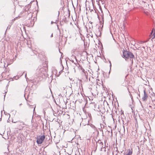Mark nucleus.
Here are the masks:
<instances>
[{"label":"nucleus","mask_w":155,"mask_h":155,"mask_svg":"<svg viewBox=\"0 0 155 155\" xmlns=\"http://www.w3.org/2000/svg\"><path fill=\"white\" fill-rule=\"evenodd\" d=\"M62 72V70H61L59 72V74L58 75H57V76H59L61 73Z\"/></svg>","instance_id":"dca6fc26"},{"label":"nucleus","mask_w":155,"mask_h":155,"mask_svg":"<svg viewBox=\"0 0 155 155\" xmlns=\"http://www.w3.org/2000/svg\"><path fill=\"white\" fill-rule=\"evenodd\" d=\"M103 146V143H101L100 144H97V147L100 149H102Z\"/></svg>","instance_id":"f8f14e48"},{"label":"nucleus","mask_w":155,"mask_h":155,"mask_svg":"<svg viewBox=\"0 0 155 155\" xmlns=\"http://www.w3.org/2000/svg\"><path fill=\"white\" fill-rule=\"evenodd\" d=\"M0 17H4V14L2 12L0 13Z\"/></svg>","instance_id":"4468645a"},{"label":"nucleus","mask_w":155,"mask_h":155,"mask_svg":"<svg viewBox=\"0 0 155 155\" xmlns=\"http://www.w3.org/2000/svg\"><path fill=\"white\" fill-rule=\"evenodd\" d=\"M53 36V34H51V37H52Z\"/></svg>","instance_id":"393cba45"},{"label":"nucleus","mask_w":155,"mask_h":155,"mask_svg":"<svg viewBox=\"0 0 155 155\" xmlns=\"http://www.w3.org/2000/svg\"><path fill=\"white\" fill-rule=\"evenodd\" d=\"M97 18H98L99 20L100 23L101 25L102 24H103V25H102V27H103V23H104V20H103L104 18H103V16H101V20L100 18V17H99V16H98V14H97Z\"/></svg>","instance_id":"1a4fd4ad"},{"label":"nucleus","mask_w":155,"mask_h":155,"mask_svg":"<svg viewBox=\"0 0 155 155\" xmlns=\"http://www.w3.org/2000/svg\"><path fill=\"white\" fill-rule=\"evenodd\" d=\"M45 137L44 135L38 136L36 140L37 143L38 144H41L45 140Z\"/></svg>","instance_id":"f03ea898"},{"label":"nucleus","mask_w":155,"mask_h":155,"mask_svg":"<svg viewBox=\"0 0 155 155\" xmlns=\"http://www.w3.org/2000/svg\"><path fill=\"white\" fill-rule=\"evenodd\" d=\"M147 97L148 96H147L145 91L144 90V96L142 98L143 101H146L147 100Z\"/></svg>","instance_id":"6e6552de"},{"label":"nucleus","mask_w":155,"mask_h":155,"mask_svg":"<svg viewBox=\"0 0 155 155\" xmlns=\"http://www.w3.org/2000/svg\"><path fill=\"white\" fill-rule=\"evenodd\" d=\"M98 133H99V132H97V134H98Z\"/></svg>","instance_id":"2f4dec72"},{"label":"nucleus","mask_w":155,"mask_h":155,"mask_svg":"<svg viewBox=\"0 0 155 155\" xmlns=\"http://www.w3.org/2000/svg\"><path fill=\"white\" fill-rule=\"evenodd\" d=\"M26 74H26L25 75V77H26Z\"/></svg>","instance_id":"cd10ccee"},{"label":"nucleus","mask_w":155,"mask_h":155,"mask_svg":"<svg viewBox=\"0 0 155 155\" xmlns=\"http://www.w3.org/2000/svg\"><path fill=\"white\" fill-rule=\"evenodd\" d=\"M101 143H103V142L101 141V140H98L97 141V144H100Z\"/></svg>","instance_id":"ddd939ff"},{"label":"nucleus","mask_w":155,"mask_h":155,"mask_svg":"<svg viewBox=\"0 0 155 155\" xmlns=\"http://www.w3.org/2000/svg\"><path fill=\"white\" fill-rule=\"evenodd\" d=\"M40 80V78H39V79H38V80Z\"/></svg>","instance_id":"bb28decb"},{"label":"nucleus","mask_w":155,"mask_h":155,"mask_svg":"<svg viewBox=\"0 0 155 155\" xmlns=\"http://www.w3.org/2000/svg\"><path fill=\"white\" fill-rule=\"evenodd\" d=\"M13 8H12V9H13L12 11L14 12L15 10V6L14 5H13Z\"/></svg>","instance_id":"2eb2a0df"},{"label":"nucleus","mask_w":155,"mask_h":155,"mask_svg":"<svg viewBox=\"0 0 155 155\" xmlns=\"http://www.w3.org/2000/svg\"><path fill=\"white\" fill-rule=\"evenodd\" d=\"M129 51H124L123 52V57L128 58Z\"/></svg>","instance_id":"39448f33"},{"label":"nucleus","mask_w":155,"mask_h":155,"mask_svg":"<svg viewBox=\"0 0 155 155\" xmlns=\"http://www.w3.org/2000/svg\"><path fill=\"white\" fill-rule=\"evenodd\" d=\"M35 107H34V110H33V112H34L35 111Z\"/></svg>","instance_id":"5701e85b"},{"label":"nucleus","mask_w":155,"mask_h":155,"mask_svg":"<svg viewBox=\"0 0 155 155\" xmlns=\"http://www.w3.org/2000/svg\"><path fill=\"white\" fill-rule=\"evenodd\" d=\"M75 64L76 65V66L77 67H78V66H79V64Z\"/></svg>","instance_id":"aec40b11"},{"label":"nucleus","mask_w":155,"mask_h":155,"mask_svg":"<svg viewBox=\"0 0 155 155\" xmlns=\"http://www.w3.org/2000/svg\"><path fill=\"white\" fill-rule=\"evenodd\" d=\"M13 122L14 123H16L17 124V125L19 127H22V126L24 124V123L23 122L20 121H19Z\"/></svg>","instance_id":"423d86ee"},{"label":"nucleus","mask_w":155,"mask_h":155,"mask_svg":"<svg viewBox=\"0 0 155 155\" xmlns=\"http://www.w3.org/2000/svg\"><path fill=\"white\" fill-rule=\"evenodd\" d=\"M98 83H99V84H103V82H102V81H101V83H100V82H98V81H97V85H98Z\"/></svg>","instance_id":"6ab92c4d"},{"label":"nucleus","mask_w":155,"mask_h":155,"mask_svg":"<svg viewBox=\"0 0 155 155\" xmlns=\"http://www.w3.org/2000/svg\"><path fill=\"white\" fill-rule=\"evenodd\" d=\"M134 57V55L133 53L129 51L128 58H133Z\"/></svg>","instance_id":"9d476101"},{"label":"nucleus","mask_w":155,"mask_h":155,"mask_svg":"<svg viewBox=\"0 0 155 155\" xmlns=\"http://www.w3.org/2000/svg\"><path fill=\"white\" fill-rule=\"evenodd\" d=\"M57 70H54V72H56V74H57Z\"/></svg>","instance_id":"412c9836"},{"label":"nucleus","mask_w":155,"mask_h":155,"mask_svg":"<svg viewBox=\"0 0 155 155\" xmlns=\"http://www.w3.org/2000/svg\"><path fill=\"white\" fill-rule=\"evenodd\" d=\"M55 23V22H53V21H51V24H53V23Z\"/></svg>","instance_id":"b1692460"},{"label":"nucleus","mask_w":155,"mask_h":155,"mask_svg":"<svg viewBox=\"0 0 155 155\" xmlns=\"http://www.w3.org/2000/svg\"><path fill=\"white\" fill-rule=\"evenodd\" d=\"M46 73V70L41 66H39L35 71V74L37 77H42Z\"/></svg>","instance_id":"f257e3e1"},{"label":"nucleus","mask_w":155,"mask_h":155,"mask_svg":"<svg viewBox=\"0 0 155 155\" xmlns=\"http://www.w3.org/2000/svg\"><path fill=\"white\" fill-rule=\"evenodd\" d=\"M132 149H129L128 150V153L126 155H132Z\"/></svg>","instance_id":"9b49d317"},{"label":"nucleus","mask_w":155,"mask_h":155,"mask_svg":"<svg viewBox=\"0 0 155 155\" xmlns=\"http://www.w3.org/2000/svg\"><path fill=\"white\" fill-rule=\"evenodd\" d=\"M95 1L97 2V0H92V4L93 6Z\"/></svg>","instance_id":"f3484780"},{"label":"nucleus","mask_w":155,"mask_h":155,"mask_svg":"<svg viewBox=\"0 0 155 155\" xmlns=\"http://www.w3.org/2000/svg\"><path fill=\"white\" fill-rule=\"evenodd\" d=\"M103 105H101L100 108L99 105L98 106V107H97V115L99 116L101 115L102 116L101 114H102V113L101 112V110L103 109Z\"/></svg>","instance_id":"7ed1b4c3"},{"label":"nucleus","mask_w":155,"mask_h":155,"mask_svg":"<svg viewBox=\"0 0 155 155\" xmlns=\"http://www.w3.org/2000/svg\"><path fill=\"white\" fill-rule=\"evenodd\" d=\"M148 41V40H147V41H141V43H145V42H147Z\"/></svg>","instance_id":"a211bd4d"},{"label":"nucleus","mask_w":155,"mask_h":155,"mask_svg":"<svg viewBox=\"0 0 155 155\" xmlns=\"http://www.w3.org/2000/svg\"><path fill=\"white\" fill-rule=\"evenodd\" d=\"M75 67H74V69L75 68Z\"/></svg>","instance_id":"c756f323"},{"label":"nucleus","mask_w":155,"mask_h":155,"mask_svg":"<svg viewBox=\"0 0 155 155\" xmlns=\"http://www.w3.org/2000/svg\"><path fill=\"white\" fill-rule=\"evenodd\" d=\"M150 37V38H151V40L153 39L155 37V28L153 29L152 31Z\"/></svg>","instance_id":"20e7f679"},{"label":"nucleus","mask_w":155,"mask_h":155,"mask_svg":"<svg viewBox=\"0 0 155 155\" xmlns=\"http://www.w3.org/2000/svg\"><path fill=\"white\" fill-rule=\"evenodd\" d=\"M5 95H4V97H5Z\"/></svg>","instance_id":"7c9ffc66"},{"label":"nucleus","mask_w":155,"mask_h":155,"mask_svg":"<svg viewBox=\"0 0 155 155\" xmlns=\"http://www.w3.org/2000/svg\"><path fill=\"white\" fill-rule=\"evenodd\" d=\"M30 106V108L32 109L33 108V107H32L31 106H30V105H29Z\"/></svg>","instance_id":"4be33fe9"},{"label":"nucleus","mask_w":155,"mask_h":155,"mask_svg":"<svg viewBox=\"0 0 155 155\" xmlns=\"http://www.w3.org/2000/svg\"><path fill=\"white\" fill-rule=\"evenodd\" d=\"M29 10V6H26L25 7V8L24 10V12H27L28 14H30V16H32V15L31 14V12Z\"/></svg>","instance_id":"0eeeda50"},{"label":"nucleus","mask_w":155,"mask_h":155,"mask_svg":"<svg viewBox=\"0 0 155 155\" xmlns=\"http://www.w3.org/2000/svg\"><path fill=\"white\" fill-rule=\"evenodd\" d=\"M72 62H74V61H72Z\"/></svg>","instance_id":"c85d7f7f"},{"label":"nucleus","mask_w":155,"mask_h":155,"mask_svg":"<svg viewBox=\"0 0 155 155\" xmlns=\"http://www.w3.org/2000/svg\"><path fill=\"white\" fill-rule=\"evenodd\" d=\"M97 81H100L99 80V79H97Z\"/></svg>","instance_id":"a878e982"}]
</instances>
